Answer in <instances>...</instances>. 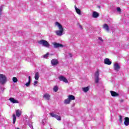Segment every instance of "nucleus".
I'll return each mask as SVG.
<instances>
[{
	"mask_svg": "<svg viewBox=\"0 0 129 129\" xmlns=\"http://www.w3.org/2000/svg\"><path fill=\"white\" fill-rule=\"evenodd\" d=\"M38 44H39L40 45H42V46H43L44 47H46V48H49L50 47V44L49 43V42L44 39L39 41Z\"/></svg>",
	"mask_w": 129,
	"mask_h": 129,
	"instance_id": "2",
	"label": "nucleus"
},
{
	"mask_svg": "<svg viewBox=\"0 0 129 129\" xmlns=\"http://www.w3.org/2000/svg\"><path fill=\"white\" fill-rule=\"evenodd\" d=\"M98 39H99V40H100L101 41V42H103V39H102V38L101 37H99Z\"/></svg>",
	"mask_w": 129,
	"mask_h": 129,
	"instance_id": "32",
	"label": "nucleus"
},
{
	"mask_svg": "<svg viewBox=\"0 0 129 129\" xmlns=\"http://www.w3.org/2000/svg\"><path fill=\"white\" fill-rule=\"evenodd\" d=\"M79 28H80V29H81V30L83 29V28H82V26H81V25H79Z\"/></svg>",
	"mask_w": 129,
	"mask_h": 129,
	"instance_id": "34",
	"label": "nucleus"
},
{
	"mask_svg": "<svg viewBox=\"0 0 129 129\" xmlns=\"http://www.w3.org/2000/svg\"><path fill=\"white\" fill-rule=\"evenodd\" d=\"M69 56H70V57H72V54L71 53H69Z\"/></svg>",
	"mask_w": 129,
	"mask_h": 129,
	"instance_id": "35",
	"label": "nucleus"
},
{
	"mask_svg": "<svg viewBox=\"0 0 129 129\" xmlns=\"http://www.w3.org/2000/svg\"><path fill=\"white\" fill-rule=\"evenodd\" d=\"M9 100L11 101L12 103H19V101L18 100L15 99L14 98H10Z\"/></svg>",
	"mask_w": 129,
	"mask_h": 129,
	"instance_id": "14",
	"label": "nucleus"
},
{
	"mask_svg": "<svg viewBox=\"0 0 129 129\" xmlns=\"http://www.w3.org/2000/svg\"><path fill=\"white\" fill-rule=\"evenodd\" d=\"M93 18H95L96 19L97 18H98L99 17V14L97 13V12H94L92 14Z\"/></svg>",
	"mask_w": 129,
	"mask_h": 129,
	"instance_id": "13",
	"label": "nucleus"
},
{
	"mask_svg": "<svg viewBox=\"0 0 129 129\" xmlns=\"http://www.w3.org/2000/svg\"><path fill=\"white\" fill-rule=\"evenodd\" d=\"M13 123L15 124L16 123V120H17V117L16 116V114H13Z\"/></svg>",
	"mask_w": 129,
	"mask_h": 129,
	"instance_id": "22",
	"label": "nucleus"
},
{
	"mask_svg": "<svg viewBox=\"0 0 129 129\" xmlns=\"http://www.w3.org/2000/svg\"><path fill=\"white\" fill-rule=\"evenodd\" d=\"M51 64L52 65V66H56V65H58L59 64V61H58V59H52L51 60Z\"/></svg>",
	"mask_w": 129,
	"mask_h": 129,
	"instance_id": "4",
	"label": "nucleus"
},
{
	"mask_svg": "<svg viewBox=\"0 0 129 129\" xmlns=\"http://www.w3.org/2000/svg\"><path fill=\"white\" fill-rule=\"evenodd\" d=\"M83 91H84V92H88V91H89V87H87L83 88Z\"/></svg>",
	"mask_w": 129,
	"mask_h": 129,
	"instance_id": "21",
	"label": "nucleus"
},
{
	"mask_svg": "<svg viewBox=\"0 0 129 129\" xmlns=\"http://www.w3.org/2000/svg\"><path fill=\"white\" fill-rule=\"evenodd\" d=\"M114 70L115 71H118L120 69V66L117 63H115L113 66Z\"/></svg>",
	"mask_w": 129,
	"mask_h": 129,
	"instance_id": "8",
	"label": "nucleus"
},
{
	"mask_svg": "<svg viewBox=\"0 0 129 129\" xmlns=\"http://www.w3.org/2000/svg\"><path fill=\"white\" fill-rule=\"evenodd\" d=\"M117 12H121V9H120V8H119V7L117 8Z\"/></svg>",
	"mask_w": 129,
	"mask_h": 129,
	"instance_id": "31",
	"label": "nucleus"
},
{
	"mask_svg": "<svg viewBox=\"0 0 129 129\" xmlns=\"http://www.w3.org/2000/svg\"><path fill=\"white\" fill-rule=\"evenodd\" d=\"M119 121L120 123L122 122V116L121 115L119 116Z\"/></svg>",
	"mask_w": 129,
	"mask_h": 129,
	"instance_id": "28",
	"label": "nucleus"
},
{
	"mask_svg": "<svg viewBox=\"0 0 129 129\" xmlns=\"http://www.w3.org/2000/svg\"><path fill=\"white\" fill-rule=\"evenodd\" d=\"M68 99L71 101V100H75V96H73V95H70L68 96Z\"/></svg>",
	"mask_w": 129,
	"mask_h": 129,
	"instance_id": "16",
	"label": "nucleus"
},
{
	"mask_svg": "<svg viewBox=\"0 0 129 129\" xmlns=\"http://www.w3.org/2000/svg\"><path fill=\"white\" fill-rule=\"evenodd\" d=\"M103 29H105L107 32H109V27L108 26V25L105 24L103 26Z\"/></svg>",
	"mask_w": 129,
	"mask_h": 129,
	"instance_id": "15",
	"label": "nucleus"
},
{
	"mask_svg": "<svg viewBox=\"0 0 129 129\" xmlns=\"http://www.w3.org/2000/svg\"><path fill=\"white\" fill-rule=\"evenodd\" d=\"M76 12L78 14V15H81V11H80V9L76 8Z\"/></svg>",
	"mask_w": 129,
	"mask_h": 129,
	"instance_id": "24",
	"label": "nucleus"
},
{
	"mask_svg": "<svg viewBox=\"0 0 129 129\" xmlns=\"http://www.w3.org/2000/svg\"><path fill=\"white\" fill-rule=\"evenodd\" d=\"M16 116H17L18 117H20V116H21V115L22 114V112H21V111L18 109V110H16Z\"/></svg>",
	"mask_w": 129,
	"mask_h": 129,
	"instance_id": "18",
	"label": "nucleus"
},
{
	"mask_svg": "<svg viewBox=\"0 0 129 129\" xmlns=\"http://www.w3.org/2000/svg\"><path fill=\"white\" fill-rule=\"evenodd\" d=\"M124 124L126 126H127V125H129V118H128V117H125L124 118Z\"/></svg>",
	"mask_w": 129,
	"mask_h": 129,
	"instance_id": "11",
	"label": "nucleus"
},
{
	"mask_svg": "<svg viewBox=\"0 0 129 129\" xmlns=\"http://www.w3.org/2000/svg\"><path fill=\"white\" fill-rule=\"evenodd\" d=\"M52 44H53L54 48H59V47L60 48H63V47H64V45H63V44L58 43L56 42H53Z\"/></svg>",
	"mask_w": 129,
	"mask_h": 129,
	"instance_id": "7",
	"label": "nucleus"
},
{
	"mask_svg": "<svg viewBox=\"0 0 129 129\" xmlns=\"http://www.w3.org/2000/svg\"><path fill=\"white\" fill-rule=\"evenodd\" d=\"M53 91H54V92H57L58 91V86H54L53 88Z\"/></svg>",
	"mask_w": 129,
	"mask_h": 129,
	"instance_id": "27",
	"label": "nucleus"
},
{
	"mask_svg": "<svg viewBox=\"0 0 129 129\" xmlns=\"http://www.w3.org/2000/svg\"><path fill=\"white\" fill-rule=\"evenodd\" d=\"M43 97L44 98L45 100H50L51 96L49 95V94L46 93L43 95Z\"/></svg>",
	"mask_w": 129,
	"mask_h": 129,
	"instance_id": "9",
	"label": "nucleus"
},
{
	"mask_svg": "<svg viewBox=\"0 0 129 129\" xmlns=\"http://www.w3.org/2000/svg\"><path fill=\"white\" fill-rule=\"evenodd\" d=\"M28 82H27L25 85L27 86V87H29V86L31 84V76L28 77Z\"/></svg>",
	"mask_w": 129,
	"mask_h": 129,
	"instance_id": "19",
	"label": "nucleus"
},
{
	"mask_svg": "<svg viewBox=\"0 0 129 129\" xmlns=\"http://www.w3.org/2000/svg\"><path fill=\"white\" fill-rule=\"evenodd\" d=\"M58 79L60 81H63L64 83H69L68 80L63 76H60L58 77Z\"/></svg>",
	"mask_w": 129,
	"mask_h": 129,
	"instance_id": "5",
	"label": "nucleus"
},
{
	"mask_svg": "<svg viewBox=\"0 0 129 129\" xmlns=\"http://www.w3.org/2000/svg\"><path fill=\"white\" fill-rule=\"evenodd\" d=\"M13 81L14 83H17L18 82V79L16 77H13Z\"/></svg>",
	"mask_w": 129,
	"mask_h": 129,
	"instance_id": "25",
	"label": "nucleus"
},
{
	"mask_svg": "<svg viewBox=\"0 0 129 129\" xmlns=\"http://www.w3.org/2000/svg\"><path fill=\"white\" fill-rule=\"evenodd\" d=\"M104 64L106 65H111V61H110L109 58H105L104 60Z\"/></svg>",
	"mask_w": 129,
	"mask_h": 129,
	"instance_id": "10",
	"label": "nucleus"
},
{
	"mask_svg": "<svg viewBox=\"0 0 129 129\" xmlns=\"http://www.w3.org/2000/svg\"><path fill=\"white\" fill-rule=\"evenodd\" d=\"M36 84H38V81H35L34 82V85H36Z\"/></svg>",
	"mask_w": 129,
	"mask_h": 129,
	"instance_id": "33",
	"label": "nucleus"
},
{
	"mask_svg": "<svg viewBox=\"0 0 129 129\" xmlns=\"http://www.w3.org/2000/svg\"><path fill=\"white\" fill-rule=\"evenodd\" d=\"M95 78H99V71L97 70L95 73Z\"/></svg>",
	"mask_w": 129,
	"mask_h": 129,
	"instance_id": "23",
	"label": "nucleus"
},
{
	"mask_svg": "<svg viewBox=\"0 0 129 129\" xmlns=\"http://www.w3.org/2000/svg\"><path fill=\"white\" fill-rule=\"evenodd\" d=\"M49 57V52L46 53L45 54L43 55V58L47 59Z\"/></svg>",
	"mask_w": 129,
	"mask_h": 129,
	"instance_id": "26",
	"label": "nucleus"
},
{
	"mask_svg": "<svg viewBox=\"0 0 129 129\" xmlns=\"http://www.w3.org/2000/svg\"><path fill=\"white\" fill-rule=\"evenodd\" d=\"M7 77L3 75V74H0V83L2 85H4V84H6L7 83Z\"/></svg>",
	"mask_w": 129,
	"mask_h": 129,
	"instance_id": "3",
	"label": "nucleus"
},
{
	"mask_svg": "<svg viewBox=\"0 0 129 129\" xmlns=\"http://www.w3.org/2000/svg\"><path fill=\"white\" fill-rule=\"evenodd\" d=\"M110 92L111 93V95L112 96H113V97H115V96H119V94L118 93L115 92V91H110Z\"/></svg>",
	"mask_w": 129,
	"mask_h": 129,
	"instance_id": "12",
	"label": "nucleus"
},
{
	"mask_svg": "<svg viewBox=\"0 0 129 129\" xmlns=\"http://www.w3.org/2000/svg\"><path fill=\"white\" fill-rule=\"evenodd\" d=\"M55 26H57L59 30L55 32L57 36H62V35H63V32H64V28H63V26H62V25L58 22H55Z\"/></svg>",
	"mask_w": 129,
	"mask_h": 129,
	"instance_id": "1",
	"label": "nucleus"
},
{
	"mask_svg": "<svg viewBox=\"0 0 129 129\" xmlns=\"http://www.w3.org/2000/svg\"><path fill=\"white\" fill-rule=\"evenodd\" d=\"M40 78V74L39 72H36L34 78L35 80H39V78Z\"/></svg>",
	"mask_w": 129,
	"mask_h": 129,
	"instance_id": "17",
	"label": "nucleus"
},
{
	"mask_svg": "<svg viewBox=\"0 0 129 129\" xmlns=\"http://www.w3.org/2000/svg\"><path fill=\"white\" fill-rule=\"evenodd\" d=\"M70 102H71V101L68 98L64 100V104H70Z\"/></svg>",
	"mask_w": 129,
	"mask_h": 129,
	"instance_id": "20",
	"label": "nucleus"
},
{
	"mask_svg": "<svg viewBox=\"0 0 129 129\" xmlns=\"http://www.w3.org/2000/svg\"><path fill=\"white\" fill-rule=\"evenodd\" d=\"M4 8V6H2L0 7V16H2V12H3V9Z\"/></svg>",
	"mask_w": 129,
	"mask_h": 129,
	"instance_id": "30",
	"label": "nucleus"
},
{
	"mask_svg": "<svg viewBox=\"0 0 129 129\" xmlns=\"http://www.w3.org/2000/svg\"><path fill=\"white\" fill-rule=\"evenodd\" d=\"M120 102H123V100H122V99L120 100Z\"/></svg>",
	"mask_w": 129,
	"mask_h": 129,
	"instance_id": "36",
	"label": "nucleus"
},
{
	"mask_svg": "<svg viewBox=\"0 0 129 129\" xmlns=\"http://www.w3.org/2000/svg\"><path fill=\"white\" fill-rule=\"evenodd\" d=\"M49 114L51 116H52V117H54L55 118L57 119V120H61V116L57 114H54V113H50Z\"/></svg>",
	"mask_w": 129,
	"mask_h": 129,
	"instance_id": "6",
	"label": "nucleus"
},
{
	"mask_svg": "<svg viewBox=\"0 0 129 129\" xmlns=\"http://www.w3.org/2000/svg\"><path fill=\"white\" fill-rule=\"evenodd\" d=\"M95 83H98L99 82V78H95Z\"/></svg>",
	"mask_w": 129,
	"mask_h": 129,
	"instance_id": "29",
	"label": "nucleus"
}]
</instances>
